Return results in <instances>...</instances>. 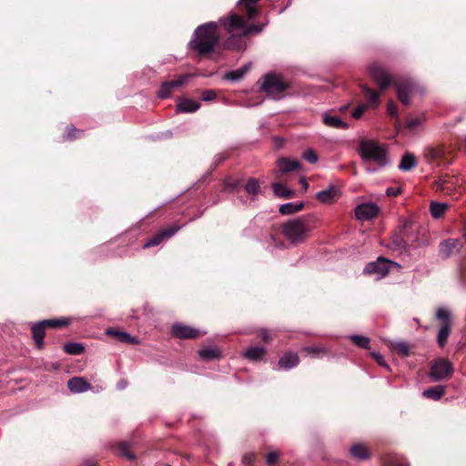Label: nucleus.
Returning a JSON list of instances; mask_svg holds the SVG:
<instances>
[{
  "instance_id": "48",
  "label": "nucleus",
  "mask_w": 466,
  "mask_h": 466,
  "mask_svg": "<svg viewBox=\"0 0 466 466\" xmlns=\"http://www.w3.org/2000/svg\"><path fill=\"white\" fill-rule=\"evenodd\" d=\"M371 356L380 366L385 367L389 370V365L386 363L384 357L380 352H371Z\"/></svg>"
},
{
  "instance_id": "14",
  "label": "nucleus",
  "mask_w": 466,
  "mask_h": 466,
  "mask_svg": "<svg viewBox=\"0 0 466 466\" xmlns=\"http://www.w3.org/2000/svg\"><path fill=\"white\" fill-rule=\"evenodd\" d=\"M461 244L457 238H449L442 241L439 247V252L443 258H449L454 252L461 249Z\"/></svg>"
},
{
  "instance_id": "34",
  "label": "nucleus",
  "mask_w": 466,
  "mask_h": 466,
  "mask_svg": "<svg viewBox=\"0 0 466 466\" xmlns=\"http://www.w3.org/2000/svg\"><path fill=\"white\" fill-rule=\"evenodd\" d=\"M303 207H304L303 202H299V203L289 202V203L281 205L279 208V211L282 215H290V214L300 211L303 208Z\"/></svg>"
},
{
  "instance_id": "56",
  "label": "nucleus",
  "mask_w": 466,
  "mask_h": 466,
  "mask_svg": "<svg viewBox=\"0 0 466 466\" xmlns=\"http://www.w3.org/2000/svg\"><path fill=\"white\" fill-rule=\"evenodd\" d=\"M395 243L399 248H405L406 245L403 238H398Z\"/></svg>"
},
{
  "instance_id": "9",
  "label": "nucleus",
  "mask_w": 466,
  "mask_h": 466,
  "mask_svg": "<svg viewBox=\"0 0 466 466\" xmlns=\"http://www.w3.org/2000/svg\"><path fill=\"white\" fill-rule=\"evenodd\" d=\"M368 72L381 91L392 84V77L389 71L385 66L377 62H373L369 66Z\"/></svg>"
},
{
  "instance_id": "51",
  "label": "nucleus",
  "mask_w": 466,
  "mask_h": 466,
  "mask_svg": "<svg viewBox=\"0 0 466 466\" xmlns=\"http://www.w3.org/2000/svg\"><path fill=\"white\" fill-rule=\"evenodd\" d=\"M279 460V454L276 451H270L266 455V462L272 465Z\"/></svg>"
},
{
  "instance_id": "28",
  "label": "nucleus",
  "mask_w": 466,
  "mask_h": 466,
  "mask_svg": "<svg viewBox=\"0 0 466 466\" xmlns=\"http://www.w3.org/2000/svg\"><path fill=\"white\" fill-rule=\"evenodd\" d=\"M267 350L263 347H252L248 349L243 356L250 360L258 361L262 360V358L265 356Z\"/></svg>"
},
{
  "instance_id": "29",
  "label": "nucleus",
  "mask_w": 466,
  "mask_h": 466,
  "mask_svg": "<svg viewBox=\"0 0 466 466\" xmlns=\"http://www.w3.org/2000/svg\"><path fill=\"white\" fill-rule=\"evenodd\" d=\"M416 165L417 161L414 155L406 152L399 164V169H400L401 171H410L413 167H415Z\"/></svg>"
},
{
  "instance_id": "33",
  "label": "nucleus",
  "mask_w": 466,
  "mask_h": 466,
  "mask_svg": "<svg viewBox=\"0 0 466 466\" xmlns=\"http://www.w3.org/2000/svg\"><path fill=\"white\" fill-rule=\"evenodd\" d=\"M117 454L126 458L128 461L136 460V455L131 451V444L127 441H122L116 446Z\"/></svg>"
},
{
  "instance_id": "4",
  "label": "nucleus",
  "mask_w": 466,
  "mask_h": 466,
  "mask_svg": "<svg viewBox=\"0 0 466 466\" xmlns=\"http://www.w3.org/2000/svg\"><path fill=\"white\" fill-rule=\"evenodd\" d=\"M358 152L363 161H373L380 167H385L388 163V152L386 147L375 140H361L359 145Z\"/></svg>"
},
{
  "instance_id": "21",
  "label": "nucleus",
  "mask_w": 466,
  "mask_h": 466,
  "mask_svg": "<svg viewBox=\"0 0 466 466\" xmlns=\"http://www.w3.org/2000/svg\"><path fill=\"white\" fill-rule=\"evenodd\" d=\"M260 0H239L238 5L245 13L248 19H252L255 15L258 14V9L257 7V4Z\"/></svg>"
},
{
  "instance_id": "22",
  "label": "nucleus",
  "mask_w": 466,
  "mask_h": 466,
  "mask_svg": "<svg viewBox=\"0 0 466 466\" xmlns=\"http://www.w3.org/2000/svg\"><path fill=\"white\" fill-rule=\"evenodd\" d=\"M277 167L279 172L288 173L299 169L300 163L295 159L282 157L277 161Z\"/></svg>"
},
{
  "instance_id": "26",
  "label": "nucleus",
  "mask_w": 466,
  "mask_h": 466,
  "mask_svg": "<svg viewBox=\"0 0 466 466\" xmlns=\"http://www.w3.org/2000/svg\"><path fill=\"white\" fill-rule=\"evenodd\" d=\"M350 451L353 458L360 461L367 460L370 458V452L367 447L360 443L353 444Z\"/></svg>"
},
{
  "instance_id": "49",
  "label": "nucleus",
  "mask_w": 466,
  "mask_h": 466,
  "mask_svg": "<svg viewBox=\"0 0 466 466\" xmlns=\"http://www.w3.org/2000/svg\"><path fill=\"white\" fill-rule=\"evenodd\" d=\"M387 111L391 116H398V106L393 101H389L387 105Z\"/></svg>"
},
{
  "instance_id": "57",
  "label": "nucleus",
  "mask_w": 466,
  "mask_h": 466,
  "mask_svg": "<svg viewBox=\"0 0 466 466\" xmlns=\"http://www.w3.org/2000/svg\"><path fill=\"white\" fill-rule=\"evenodd\" d=\"M245 461L250 462L253 460V455H246L244 457Z\"/></svg>"
},
{
  "instance_id": "53",
  "label": "nucleus",
  "mask_w": 466,
  "mask_h": 466,
  "mask_svg": "<svg viewBox=\"0 0 466 466\" xmlns=\"http://www.w3.org/2000/svg\"><path fill=\"white\" fill-rule=\"evenodd\" d=\"M412 225V221L410 219H403L401 224V231L405 230L406 228H410Z\"/></svg>"
},
{
  "instance_id": "27",
  "label": "nucleus",
  "mask_w": 466,
  "mask_h": 466,
  "mask_svg": "<svg viewBox=\"0 0 466 466\" xmlns=\"http://www.w3.org/2000/svg\"><path fill=\"white\" fill-rule=\"evenodd\" d=\"M275 196L281 198H291L295 193L293 190L286 187L281 183L274 182L271 185Z\"/></svg>"
},
{
  "instance_id": "47",
  "label": "nucleus",
  "mask_w": 466,
  "mask_h": 466,
  "mask_svg": "<svg viewBox=\"0 0 466 466\" xmlns=\"http://www.w3.org/2000/svg\"><path fill=\"white\" fill-rule=\"evenodd\" d=\"M368 106L365 104L358 106L353 111H352V116L354 118H360L363 113L367 110Z\"/></svg>"
},
{
  "instance_id": "40",
  "label": "nucleus",
  "mask_w": 466,
  "mask_h": 466,
  "mask_svg": "<svg viewBox=\"0 0 466 466\" xmlns=\"http://www.w3.org/2000/svg\"><path fill=\"white\" fill-rule=\"evenodd\" d=\"M245 190L249 195H252V196L258 195L260 191V185H259L258 179L253 178V177L249 178L246 183Z\"/></svg>"
},
{
  "instance_id": "10",
  "label": "nucleus",
  "mask_w": 466,
  "mask_h": 466,
  "mask_svg": "<svg viewBox=\"0 0 466 466\" xmlns=\"http://www.w3.org/2000/svg\"><path fill=\"white\" fill-rule=\"evenodd\" d=\"M192 77L193 75L185 74L177 76L176 79L174 80L163 82L157 92V96L160 98L169 97L174 92V90L186 85Z\"/></svg>"
},
{
  "instance_id": "54",
  "label": "nucleus",
  "mask_w": 466,
  "mask_h": 466,
  "mask_svg": "<svg viewBox=\"0 0 466 466\" xmlns=\"http://www.w3.org/2000/svg\"><path fill=\"white\" fill-rule=\"evenodd\" d=\"M299 183L302 186L303 190L306 191L308 189V187H309V183L307 182L306 178L305 177H301L299 179Z\"/></svg>"
},
{
  "instance_id": "12",
  "label": "nucleus",
  "mask_w": 466,
  "mask_h": 466,
  "mask_svg": "<svg viewBox=\"0 0 466 466\" xmlns=\"http://www.w3.org/2000/svg\"><path fill=\"white\" fill-rule=\"evenodd\" d=\"M380 208L372 202L361 203L355 208L356 218L361 221L370 220L378 216Z\"/></svg>"
},
{
  "instance_id": "50",
  "label": "nucleus",
  "mask_w": 466,
  "mask_h": 466,
  "mask_svg": "<svg viewBox=\"0 0 466 466\" xmlns=\"http://www.w3.org/2000/svg\"><path fill=\"white\" fill-rule=\"evenodd\" d=\"M258 336L260 337L261 339L265 342H269L271 340L270 333L267 329H258Z\"/></svg>"
},
{
  "instance_id": "11",
  "label": "nucleus",
  "mask_w": 466,
  "mask_h": 466,
  "mask_svg": "<svg viewBox=\"0 0 466 466\" xmlns=\"http://www.w3.org/2000/svg\"><path fill=\"white\" fill-rule=\"evenodd\" d=\"M171 332L174 337L181 339H198L201 335L205 334V332L183 323L173 324L171 327Z\"/></svg>"
},
{
  "instance_id": "17",
  "label": "nucleus",
  "mask_w": 466,
  "mask_h": 466,
  "mask_svg": "<svg viewBox=\"0 0 466 466\" xmlns=\"http://www.w3.org/2000/svg\"><path fill=\"white\" fill-rule=\"evenodd\" d=\"M69 390L73 393H82L91 389L90 383L82 377H74L67 382Z\"/></svg>"
},
{
  "instance_id": "38",
  "label": "nucleus",
  "mask_w": 466,
  "mask_h": 466,
  "mask_svg": "<svg viewBox=\"0 0 466 466\" xmlns=\"http://www.w3.org/2000/svg\"><path fill=\"white\" fill-rule=\"evenodd\" d=\"M46 328H62L66 327L70 324V319L68 318H59V319H46L42 321Z\"/></svg>"
},
{
  "instance_id": "3",
  "label": "nucleus",
  "mask_w": 466,
  "mask_h": 466,
  "mask_svg": "<svg viewBox=\"0 0 466 466\" xmlns=\"http://www.w3.org/2000/svg\"><path fill=\"white\" fill-rule=\"evenodd\" d=\"M317 227V218L314 216H303L290 219L284 223L281 233L292 244L304 242L310 232Z\"/></svg>"
},
{
  "instance_id": "52",
  "label": "nucleus",
  "mask_w": 466,
  "mask_h": 466,
  "mask_svg": "<svg viewBox=\"0 0 466 466\" xmlns=\"http://www.w3.org/2000/svg\"><path fill=\"white\" fill-rule=\"evenodd\" d=\"M401 192V188L400 187H388L386 189V195L389 196V197H397L398 195H400Z\"/></svg>"
},
{
  "instance_id": "42",
  "label": "nucleus",
  "mask_w": 466,
  "mask_h": 466,
  "mask_svg": "<svg viewBox=\"0 0 466 466\" xmlns=\"http://www.w3.org/2000/svg\"><path fill=\"white\" fill-rule=\"evenodd\" d=\"M425 120L426 118L423 115L408 117L406 120V126L410 129H414L415 127L421 126Z\"/></svg>"
},
{
  "instance_id": "25",
  "label": "nucleus",
  "mask_w": 466,
  "mask_h": 466,
  "mask_svg": "<svg viewBox=\"0 0 466 466\" xmlns=\"http://www.w3.org/2000/svg\"><path fill=\"white\" fill-rule=\"evenodd\" d=\"M302 351L312 358H320L329 354V350L322 345L307 346L302 349Z\"/></svg>"
},
{
  "instance_id": "59",
  "label": "nucleus",
  "mask_w": 466,
  "mask_h": 466,
  "mask_svg": "<svg viewBox=\"0 0 466 466\" xmlns=\"http://www.w3.org/2000/svg\"><path fill=\"white\" fill-rule=\"evenodd\" d=\"M439 187L443 189L444 188V181H440L439 182Z\"/></svg>"
},
{
  "instance_id": "35",
  "label": "nucleus",
  "mask_w": 466,
  "mask_h": 466,
  "mask_svg": "<svg viewBox=\"0 0 466 466\" xmlns=\"http://www.w3.org/2000/svg\"><path fill=\"white\" fill-rule=\"evenodd\" d=\"M451 334V323H443L438 332L437 342L441 348H443L447 343L448 338Z\"/></svg>"
},
{
  "instance_id": "37",
  "label": "nucleus",
  "mask_w": 466,
  "mask_h": 466,
  "mask_svg": "<svg viewBox=\"0 0 466 466\" xmlns=\"http://www.w3.org/2000/svg\"><path fill=\"white\" fill-rule=\"evenodd\" d=\"M390 349L400 357H408L410 355V346L404 341H396L390 344Z\"/></svg>"
},
{
  "instance_id": "2",
  "label": "nucleus",
  "mask_w": 466,
  "mask_h": 466,
  "mask_svg": "<svg viewBox=\"0 0 466 466\" xmlns=\"http://www.w3.org/2000/svg\"><path fill=\"white\" fill-rule=\"evenodd\" d=\"M219 39L218 23L208 22L194 30L187 49L198 57H207L215 53Z\"/></svg>"
},
{
  "instance_id": "43",
  "label": "nucleus",
  "mask_w": 466,
  "mask_h": 466,
  "mask_svg": "<svg viewBox=\"0 0 466 466\" xmlns=\"http://www.w3.org/2000/svg\"><path fill=\"white\" fill-rule=\"evenodd\" d=\"M82 134V130L76 128L74 126H69L66 127L64 137L67 140H73L79 137Z\"/></svg>"
},
{
  "instance_id": "30",
  "label": "nucleus",
  "mask_w": 466,
  "mask_h": 466,
  "mask_svg": "<svg viewBox=\"0 0 466 466\" xmlns=\"http://www.w3.org/2000/svg\"><path fill=\"white\" fill-rule=\"evenodd\" d=\"M250 68L251 64H246L236 70L228 72L225 77L230 81H238L249 71Z\"/></svg>"
},
{
  "instance_id": "15",
  "label": "nucleus",
  "mask_w": 466,
  "mask_h": 466,
  "mask_svg": "<svg viewBox=\"0 0 466 466\" xmlns=\"http://www.w3.org/2000/svg\"><path fill=\"white\" fill-rule=\"evenodd\" d=\"M339 196V189L333 186H329L326 189H323L316 194V198L323 204H331Z\"/></svg>"
},
{
  "instance_id": "6",
  "label": "nucleus",
  "mask_w": 466,
  "mask_h": 466,
  "mask_svg": "<svg viewBox=\"0 0 466 466\" xmlns=\"http://www.w3.org/2000/svg\"><path fill=\"white\" fill-rule=\"evenodd\" d=\"M396 92L400 101L408 106L410 98L415 94L422 95L424 88L412 79H403L396 83Z\"/></svg>"
},
{
  "instance_id": "5",
  "label": "nucleus",
  "mask_w": 466,
  "mask_h": 466,
  "mask_svg": "<svg viewBox=\"0 0 466 466\" xmlns=\"http://www.w3.org/2000/svg\"><path fill=\"white\" fill-rule=\"evenodd\" d=\"M289 86L290 84L284 81L280 76L269 73L265 76L261 89L268 96L279 100L284 97V93Z\"/></svg>"
},
{
  "instance_id": "7",
  "label": "nucleus",
  "mask_w": 466,
  "mask_h": 466,
  "mask_svg": "<svg viewBox=\"0 0 466 466\" xmlns=\"http://www.w3.org/2000/svg\"><path fill=\"white\" fill-rule=\"evenodd\" d=\"M392 267L400 268L397 262L384 257H379L375 261L370 262L365 266L363 273L365 275H376L377 279H380L389 274Z\"/></svg>"
},
{
  "instance_id": "44",
  "label": "nucleus",
  "mask_w": 466,
  "mask_h": 466,
  "mask_svg": "<svg viewBox=\"0 0 466 466\" xmlns=\"http://www.w3.org/2000/svg\"><path fill=\"white\" fill-rule=\"evenodd\" d=\"M436 317L438 319L442 321V324L443 323H451V321H450L451 313H450L449 309H447L446 308H439L436 311Z\"/></svg>"
},
{
  "instance_id": "19",
  "label": "nucleus",
  "mask_w": 466,
  "mask_h": 466,
  "mask_svg": "<svg viewBox=\"0 0 466 466\" xmlns=\"http://www.w3.org/2000/svg\"><path fill=\"white\" fill-rule=\"evenodd\" d=\"M106 334L115 337L118 341L123 343L132 345L139 344V339L137 337H133L126 331H120L115 329H108L106 331Z\"/></svg>"
},
{
  "instance_id": "41",
  "label": "nucleus",
  "mask_w": 466,
  "mask_h": 466,
  "mask_svg": "<svg viewBox=\"0 0 466 466\" xmlns=\"http://www.w3.org/2000/svg\"><path fill=\"white\" fill-rule=\"evenodd\" d=\"M350 340L359 348L361 349H369L370 348V339L368 337L362 335H351L350 337Z\"/></svg>"
},
{
  "instance_id": "58",
  "label": "nucleus",
  "mask_w": 466,
  "mask_h": 466,
  "mask_svg": "<svg viewBox=\"0 0 466 466\" xmlns=\"http://www.w3.org/2000/svg\"><path fill=\"white\" fill-rule=\"evenodd\" d=\"M127 382L126 380H122L120 383H119V388L120 389H124L126 386H127Z\"/></svg>"
},
{
  "instance_id": "8",
  "label": "nucleus",
  "mask_w": 466,
  "mask_h": 466,
  "mask_svg": "<svg viewBox=\"0 0 466 466\" xmlns=\"http://www.w3.org/2000/svg\"><path fill=\"white\" fill-rule=\"evenodd\" d=\"M453 374V365L447 359H437L432 361L429 373L430 379L434 381L449 380Z\"/></svg>"
},
{
  "instance_id": "23",
  "label": "nucleus",
  "mask_w": 466,
  "mask_h": 466,
  "mask_svg": "<svg viewBox=\"0 0 466 466\" xmlns=\"http://www.w3.org/2000/svg\"><path fill=\"white\" fill-rule=\"evenodd\" d=\"M177 110L183 113H193L199 109L200 104L189 98L180 99L177 105Z\"/></svg>"
},
{
  "instance_id": "1",
  "label": "nucleus",
  "mask_w": 466,
  "mask_h": 466,
  "mask_svg": "<svg viewBox=\"0 0 466 466\" xmlns=\"http://www.w3.org/2000/svg\"><path fill=\"white\" fill-rule=\"evenodd\" d=\"M219 24L229 35L222 45L223 49L240 51L246 48L244 36L252 33H260L262 25H248L238 14H231L219 19Z\"/></svg>"
},
{
  "instance_id": "20",
  "label": "nucleus",
  "mask_w": 466,
  "mask_h": 466,
  "mask_svg": "<svg viewBox=\"0 0 466 466\" xmlns=\"http://www.w3.org/2000/svg\"><path fill=\"white\" fill-rule=\"evenodd\" d=\"M360 88L367 101V106L377 107L380 105V93L374 89L370 88L364 84L360 85Z\"/></svg>"
},
{
  "instance_id": "45",
  "label": "nucleus",
  "mask_w": 466,
  "mask_h": 466,
  "mask_svg": "<svg viewBox=\"0 0 466 466\" xmlns=\"http://www.w3.org/2000/svg\"><path fill=\"white\" fill-rule=\"evenodd\" d=\"M302 157L311 164H315L318 161V156L311 148H309L306 151H304L302 154Z\"/></svg>"
},
{
  "instance_id": "32",
  "label": "nucleus",
  "mask_w": 466,
  "mask_h": 466,
  "mask_svg": "<svg viewBox=\"0 0 466 466\" xmlns=\"http://www.w3.org/2000/svg\"><path fill=\"white\" fill-rule=\"evenodd\" d=\"M198 355L202 360H210L219 359L220 350L217 347H208L198 350Z\"/></svg>"
},
{
  "instance_id": "13",
  "label": "nucleus",
  "mask_w": 466,
  "mask_h": 466,
  "mask_svg": "<svg viewBox=\"0 0 466 466\" xmlns=\"http://www.w3.org/2000/svg\"><path fill=\"white\" fill-rule=\"evenodd\" d=\"M181 227L171 226L160 230L158 233L148 238L142 246L144 249L159 245L165 238L173 237Z\"/></svg>"
},
{
  "instance_id": "16",
  "label": "nucleus",
  "mask_w": 466,
  "mask_h": 466,
  "mask_svg": "<svg viewBox=\"0 0 466 466\" xmlns=\"http://www.w3.org/2000/svg\"><path fill=\"white\" fill-rule=\"evenodd\" d=\"M299 363V355L296 352H286L278 362V367L280 370H290Z\"/></svg>"
},
{
  "instance_id": "46",
  "label": "nucleus",
  "mask_w": 466,
  "mask_h": 466,
  "mask_svg": "<svg viewBox=\"0 0 466 466\" xmlns=\"http://www.w3.org/2000/svg\"><path fill=\"white\" fill-rule=\"evenodd\" d=\"M216 97H217V93L212 89L204 90L201 95V99L206 102L212 101Z\"/></svg>"
},
{
  "instance_id": "24",
  "label": "nucleus",
  "mask_w": 466,
  "mask_h": 466,
  "mask_svg": "<svg viewBox=\"0 0 466 466\" xmlns=\"http://www.w3.org/2000/svg\"><path fill=\"white\" fill-rule=\"evenodd\" d=\"M323 122L326 126L334 128L347 129L349 127L348 124L342 121L339 116L328 113L323 115Z\"/></svg>"
},
{
  "instance_id": "36",
  "label": "nucleus",
  "mask_w": 466,
  "mask_h": 466,
  "mask_svg": "<svg viewBox=\"0 0 466 466\" xmlns=\"http://www.w3.org/2000/svg\"><path fill=\"white\" fill-rule=\"evenodd\" d=\"M447 208V204L435 201H432L430 206L431 214L434 218H441L444 215Z\"/></svg>"
},
{
  "instance_id": "55",
  "label": "nucleus",
  "mask_w": 466,
  "mask_h": 466,
  "mask_svg": "<svg viewBox=\"0 0 466 466\" xmlns=\"http://www.w3.org/2000/svg\"><path fill=\"white\" fill-rule=\"evenodd\" d=\"M431 156L432 158H438L441 156V152L437 149H431L430 151Z\"/></svg>"
},
{
  "instance_id": "18",
  "label": "nucleus",
  "mask_w": 466,
  "mask_h": 466,
  "mask_svg": "<svg viewBox=\"0 0 466 466\" xmlns=\"http://www.w3.org/2000/svg\"><path fill=\"white\" fill-rule=\"evenodd\" d=\"M46 329V328L42 321H39L32 326V337L35 345L38 350H42L44 348Z\"/></svg>"
},
{
  "instance_id": "39",
  "label": "nucleus",
  "mask_w": 466,
  "mask_h": 466,
  "mask_svg": "<svg viewBox=\"0 0 466 466\" xmlns=\"http://www.w3.org/2000/svg\"><path fill=\"white\" fill-rule=\"evenodd\" d=\"M64 351L70 355H81L85 351V347L81 343L69 342L64 345Z\"/></svg>"
},
{
  "instance_id": "31",
  "label": "nucleus",
  "mask_w": 466,
  "mask_h": 466,
  "mask_svg": "<svg viewBox=\"0 0 466 466\" xmlns=\"http://www.w3.org/2000/svg\"><path fill=\"white\" fill-rule=\"evenodd\" d=\"M444 394L445 387L442 385L431 387L422 392V395L425 398L431 399L434 400H439Z\"/></svg>"
}]
</instances>
